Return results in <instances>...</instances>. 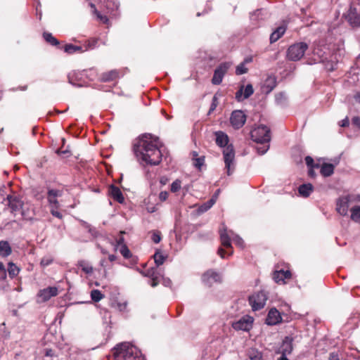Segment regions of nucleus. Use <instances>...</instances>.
<instances>
[{"label":"nucleus","mask_w":360,"mask_h":360,"mask_svg":"<svg viewBox=\"0 0 360 360\" xmlns=\"http://www.w3.org/2000/svg\"><path fill=\"white\" fill-rule=\"evenodd\" d=\"M159 138L150 134H144L132 142L133 153L141 165H158L162 160Z\"/></svg>","instance_id":"1"},{"label":"nucleus","mask_w":360,"mask_h":360,"mask_svg":"<svg viewBox=\"0 0 360 360\" xmlns=\"http://www.w3.org/2000/svg\"><path fill=\"white\" fill-rule=\"evenodd\" d=\"M216 144L223 150L224 161L228 175H231L234 170L235 150L232 144H229V138L228 135L222 131L214 132Z\"/></svg>","instance_id":"2"},{"label":"nucleus","mask_w":360,"mask_h":360,"mask_svg":"<svg viewBox=\"0 0 360 360\" xmlns=\"http://www.w3.org/2000/svg\"><path fill=\"white\" fill-rule=\"evenodd\" d=\"M115 359L117 360H146L137 347L129 342H122L112 350Z\"/></svg>","instance_id":"3"},{"label":"nucleus","mask_w":360,"mask_h":360,"mask_svg":"<svg viewBox=\"0 0 360 360\" xmlns=\"http://www.w3.org/2000/svg\"><path fill=\"white\" fill-rule=\"evenodd\" d=\"M251 139L258 143H268L271 140L270 129L265 125H259L250 131Z\"/></svg>","instance_id":"4"},{"label":"nucleus","mask_w":360,"mask_h":360,"mask_svg":"<svg viewBox=\"0 0 360 360\" xmlns=\"http://www.w3.org/2000/svg\"><path fill=\"white\" fill-rule=\"evenodd\" d=\"M308 49V44L305 42H298L289 46L287 51V58L292 61L300 60Z\"/></svg>","instance_id":"5"},{"label":"nucleus","mask_w":360,"mask_h":360,"mask_svg":"<svg viewBox=\"0 0 360 360\" xmlns=\"http://www.w3.org/2000/svg\"><path fill=\"white\" fill-rule=\"evenodd\" d=\"M267 299V293L264 290H261L250 295L248 302L253 311H258L264 308Z\"/></svg>","instance_id":"6"},{"label":"nucleus","mask_w":360,"mask_h":360,"mask_svg":"<svg viewBox=\"0 0 360 360\" xmlns=\"http://www.w3.org/2000/svg\"><path fill=\"white\" fill-rule=\"evenodd\" d=\"M23 202L20 195L15 193L7 194V203L6 206L8 207L11 212L15 216L18 214Z\"/></svg>","instance_id":"7"},{"label":"nucleus","mask_w":360,"mask_h":360,"mask_svg":"<svg viewBox=\"0 0 360 360\" xmlns=\"http://www.w3.org/2000/svg\"><path fill=\"white\" fill-rule=\"evenodd\" d=\"M220 240L221 245L226 249L230 250H225L223 248H219L217 251V254L221 257L225 258V255L228 254V255H231L233 254L232 246L231 243V239L226 233V230L224 229L220 231Z\"/></svg>","instance_id":"8"},{"label":"nucleus","mask_w":360,"mask_h":360,"mask_svg":"<svg viewBox=\"0 0 360 360\" xmlns=\"http://www.w3.org/2000/svg\"><path fill=\"white\" fill-rule=\"evenodd\" d=\"M231 64L225 62L221 63L214 70V75L212 79V83L214 85H219L221 83L222 79L229 69Z\"/></svg>","instance_id":"9"},{"label":"nucleus","mask_w":360,"mask_h":360,"mask_svg":"<svg viewBox=\"0 0 360 360\" xmlns=\"http://www.w3.org/2000/svg\"><path fill=\"white\" fill-rule=\"evenodd\" d=\"M141 273L143 276L148 277L151 279L150 284L152 287L157 286L162 278L160 270H159L157 266L149 268L146 271H141Z\"/></svg>","instance_id":"10"},{"label":"nucleus","mask_w":360,"mask_h":360,"mask_svg":"<svg viewBox=\"0 0 360 360\" xmlns=\"http://www.w3.org/2000/svg\"><path fill=\"white\" fill-rule=\"evenodd\" d=\"M254 319L248 315L243 316L237 321L233 322L232 327L236 330L249 331L252 327Z\"/></svg>","instance_id":"11"},{"label":"nucleus","mask_w":360,"mask_h":360,"mask_svg":"<svg viewBox=\"0 0 360 360\" xmlns=\"http://www.w3.org/2000/svg\"><path fill=\"white\" fill-rule=\"evenodd\" d=\"M246 115L242 110H234L232 112L230 117V122L231 126L238 129L241 128L245 123Z\"/></svg>","instance_id":"12"},{"label":"nucleus","mask_w":360,"mask_h":360,"mask_svg":"<svg viewBox=\"0 0 360 360\" xmlns=\"http://www.w3.org/2000/svg\"><path fill=\"white\" fill-rule=\"evenodd\" d=\"M350 198L351 196L348 195L341 196L337 200L336 210L342 216H346L347 214Z\"/></svg>","instance_id":"13"},{"label":"nucleus","mask_w":360,"mask_h":360,"mask_svg":"<svg viewBox=\"0 0 360 360\" xmlns=\"http://www.w3.org/2000/svg\"><path fill=\"white\" fill-rule=\"evenodd\" d=\"M58 294L56 287H48L40 290L38 292L39 302H46L53 297H56Z\"/></svg>","instance_id":"14"},{"label":"nucleus","mask_w":360,"mask_h":360,"mask_svg":"<svg viewBox=\"0 0 360 360\" xmlns=\"http://www.w3.org/2000/svg\"><path fill=\"white\" fill-rule=\"evenodd\" d=\"M281 321L282 317L280 312L276 308H272L269 311L265 323L268 326H274L281 323Z\"/></svg>","instance_id":"15"},{"label":"nucleus","mask_w":360,"mask_h":360,"mask_svg":"<svg viewBox=\"0 0 360 360\" xmlns=\"http://www.w3.org/2000/svg\"><path fill=\"white\" fill-rule=\"evenodd\" d=\"M292 277V273L289 270L275 271L273 274V279L278 284L286 283L285 280H289Z\"/></svg>","instance_id":"16"},{"label":"nucleus","mask_w":360,"mask_h":360,"mask_svg":"<svg viewBox=\"0 0 360 360\" xmlns=\"http://www.w3.org/2000/svg\"><path fill=\"white\" fill-rule=\"evenodd\" d=\"M244 86H241L240 88L236 93V99L238 101H241L243 99L248 98L254 93L252 85L248 84L243 91Z\"/></svg>","instance_id":"17"},{"label":"nucleus","mask_w":360,"mask_h":360,"mask_svg":"<svg viewBox=\"0 0 360 360\" xmlns=\"http://www.w3.org/2000/svg\"><path fill=\"white\" fill-rule=\"evenodd\" d=\"M345 18L352 27L360 26V15L355 8H350Z\"/></svg>","instance_id":"18"},{"label":"nucleus","mask_w":360,"mask_h":360,"mask_svg":"<svg viewBox=\"0 0 360 360\" xmlns=\"http://www.w3.org/2000/svg\"><path fill=\"white\" fill-rule=\"evenodd\" d=\"M202 279L205 283L211 285L215 282H220L221 276L217 272L210 269L203 274Z\"/></svg>","instance_id":"19"},{"label":"nucleus","mask_w":360,"mask_h":360,"mask_svg":"<svg viewBox=\"0 0 360 360\" xmlns=\"http://www.w3.org/2000/svg\"><path fill=\"white\" fill-rule=\"evenodd\" d=\"M18 214H20L23 219L26 220H31L33 219L34 215V208L31 204L28 202H23Z\"/></svg>","instance_id":"20"},{"label":"nucleus","mask_w":360,"mask_h":360,"mask_svg":"<svg viewBox=\"0 0 360 360\" xmlns=\"http://www.w3.org/2000/svg\"><path fill=\"white\" fill-rule=\"evenodd\" d=\"M294 339L291 336H286L283 340L280 348L281 354H290L293 350L292 342Z\"/></svg>","instance_id":"21"},{"label":"nucleus","mask_w":360,"mask_h":360,"mask_svg":"<svg viewBox=\"0 0 360 360\" xmlns=\"http://www.w3.org/2000/svg\"><path fill=\"white\" fill-rule=\"evenodd\" d=\"M108 192H109V194L111 195V197L115 200H116L117 202H118L120 203L124 202V198L122 195V191H120V189L118 187H117L114 185H111L109 188Z\"/></svg>","instance_id":"22"},{"label":"nucleus","mask_w":360,"mask_h":360,"mask_svg":"<svg viewBox=\"0 0 360 360\" xmlns=\"http://www.w3.org/2000/svg\"><path fill=\"white\" fill-rule=\"evenodd\" d=\"M285 27L280 26L276 29L270 35V42L274 43L278 41L285 33Z\"/></svg>","instance_id":"23"},{"label":"nucleus","mask_w":360,"mask_h":360,"mask_svg":"<svg viewBox=\"0 0 360 360\" xmlns=\"http://www.w3.org/2000/svg\"><path fill=\"white\" fill-rule=\"evenodd\" d=\"M313 189L314 187L311 184H304L300 186L298 191L301 196L304 198H307L313 191Z\"/></svg>","instance_id":"24"},{"label":"nucleus","mask_w":360,"mask_h":360,"mask_svg":"<svg viewBox=\"0 0 360 360\" xmlns=\"http://www.w3.org/2000/svg\"><path fill=\"white\" fill-rule=\"evenodd\" d=\"M64 51L68 54H72L76 52L82 53L86 51V50H84V46H76L71 44H66L64 46Z\"/></svg>","instance_id":"25"},{"label":"nucleus","mask_w":360,"mask_h":360,"mask_svg":"<svg viewBox=\"0 0 360 360\" xmlns=\"http://www.w3.org/2000/svg\"><path fill=\"white\" fill-rule=\"evenodd\" d=\"M334 165L330 163H323L321 167V174L323 176H330L334 172Z\"/></svg>","instance_id":"26"},{"label":"nucleus","mask_w":360,"mask_h":360,"mask_svg":"<svg viewBox=\"0 0 360 360\" xmlns=\"http://www.w3.org/2000/svg\"><path fill=\"white\" fill-rule=\"evenodd\" d=\"M119 76V73L117 70H111L108 72H104L101 75V81L103 82H110L116 79Z\"/></svg>","instance_id":"27"},{"label":"nucleus","mask_w":360,"mask_h":360,"mask_svg":"<svg viewBox=\"0 0 360 360\" xmlns=\"http://www.w3.org/2000/svg\"><path fill=\"white\" fill-rule=\"evenodd\" d=\"M12 250L8 242L5 240L0 241V255L7 257L11 255Z\"/></svg>","instance_id":"28"},{"label":"nucleus","mask_w":360,"mask_h":360,"mask_svg":"<svg viewBox=\"0 0 360 360\" xmlns=\"http://www.w3.org/2000/svg\"><path fill=\"white\" fill-rule=\"evenodd\" d=\"M166 257H167L164 255L163 253L160 250H157L153 255L156 266L158 267L159 266L162 265L164 263Z\"/></svg>","instance_id":"29"},{"label":"nucleus","mask_w":360,"mask_h":360,"mask_svg":"<svg viewBox=\"0 0 360 360\" xmlns=\"http://www.w3.org/2000/svg\"><path fill=\"white\" fill-rule=\"evenodd\" d=\"M78 266L81 267L82 271H84L86 274H91L93 273L94 269L92 266L86 261H79L78 262Z\"/></svg>","instance_id":"30"},{"label":"nucleus","mask_w":360,"mask_h":360,"mask_svg":"<svg viewBox=\"0 0 360 360\" xmlns=\"http://www.w3.org/2000/svg\"><path fill=\"white\" fill-rule=\"evenodd\" d=\"M43 37L47 43L50 44L52 46H59V44H60L59 41L56 37H54L52 35V34H51L49 32H44Z\"/></svg>","instance_id":"31"},{"label":"nucleus","mask_w":360,"mask_h":360,"mask_svg":"<svg viewBox=\"0 0 360 360\" xmlns=\"http://www.w3.org/2000/svg\"><path fill=\"white\" fill-rule=\"evenodd\" d=\"M351 219L360 223V206H354L351 209Z\"/></svg>","instance_id":"32"},{"label":"nucleus","mask_w":360,"mask_h":360,"mask_svg":"<svg viewBox=\"0 0 360 360\" xmlns=\"http://www.w3.org/2000/svg\"><path fill=\"white\" fill-rule=\"evenodd\" d=\"M7 271L9 276L13 278L18 274L20 269L15 264L9 262Z\"/></svg>","instance_id":"33"},{"label":"nucleus","mask_w":360,"mask_h":360,"mask_svg":"<svg viewBox=\"0 0 360 360\" xmlns=\"http://www.w3.org/2000/svg\"><path fill=\"white\" fill-rule=\"evenodd\" d=\"M91 297L93 301L97 302L101 300L104 297V295L101 293L100 290H93L91 292Z\"/></svg>","instance_id":"34"},{"label":"nucleus","mask_w":360,"mask_h":360,"mask_svg":"<svg viewBox=\"0 0 360 360\" xmlns=\"http://www.w3.org/2000/svg\"><path fill=\"white\" fill-rule=\"evenodd\" d=\"M219 98L217 94H215L212 98V103L208 112V114L210 115L212 112H214L219 104Z\"/></svg>","instance_id":"35"},{"label":"nucleus","mask_w":360,"mask_h":360,"mask_svg":"<svg viewBox=\"0 0 360 360\" xmlns=\"http://www.w3.org/2000/svg\"><path fill=\"white\" fill-rule=\"evenodd\" d=\"M118 249H119L120 253L122 254V255L125 259H129L131 256V252L126 245H123L122 246L120 247Z\"/></svg>","instance_id":"36"},{"label":"nucleus","mask_w":360,"mask_h":360,"mask_svg":"<svg viewBox=\"0 0 360 360\" xmlns=\"http://www.w3.org/2000/svg\"><path fill=\"white\" fill-rule=\"evenodd\" d=\"M98 40L96 39H91L88 40L84 46V50L88 51L89 49H93L96 46Z\"/></svg>","instance_id":"37"},{"label":"nucleus","mask_w":360,"mask_h":360,"mask_svg":"<svg viewBox=\"0 0 360 360\" xmlns=\"http://www.w3.org/2000/svg\"><path fill=\"white\" fill-rule=\"evenodd\" d=\"M216 202V199L212 197L210 200H209L206 203H205L204 205H202L201 207H200V210L202 212H205L207 210H208L210 207H212L213 206V205Z\"/></svg>","instance_id":"38"},{"label":"nucleus","mask_w":360,"mask_h":360,"mask_svg":"<svg viewBox=\"0 0 360 360\" xmlns=\"http://www.w3.org/2000/svg\"><path fill=\"white\" fill-rule=\"evenodd\" d=\"M248 69L245 67V63H240L236 69V74L240 75L248 72Z\"/></svg>","instance_id":"39"},{"label":"nucleus","mask_w":360,"mask_h":360,"mask_svg":"<svg viewBox=\"0 0 360 360\" xmlns=\"http://www.w3.org/2000/svg\"><path fill=\"white\" fill-rule=\"evenodd\" d=\"M320 52H321V50L319 49H315L314 50V55H317L319 56V61L321 63H325L326 61L328 60L327 54H325V53L323 54H321Z\"/></svg>","instance_id":"40"},{"label":"nucleus","mask_w":360,"mask_h":360,"mask_svg":"<svg viewBox=\"0 0 360 360\" xmlns=\"http://www.w3.org/2000/svg\"><path fill=\"white\" fill-rule=\"evenodd\" d=\"M151 234V240L155 243H159L162 239L161 233L159 231H153Z\"/></svg>","instance_id":"41"},{"label":"nucleus","mask_w":360,"mask_h":360,"mask_svg":"<svg viewBox=\"0 0 360 360\" xmlns=\"http://www.w3.org/2000/svg\"><path fill=\"white\" fill-rule=\"evenodd\" d=\"M193 165L198 169H200L202 166L205 163V157L201 156L198 158L195 159L194 160H193Z\"/></svg>","instance_id":"42"},{"label":"nucleus","mask_w":360,"mask_h":360,"mask_svg":"<svg viewBox=\"0 0 360 360\" xmlns=\"http://www.w3.org/2000/svg\"><path fill=\"white\" fill-rule=\"evenodd\" d=\"M266 86L269 88V91H271L276 86V79L274 77H269L266 80Z\"/></svg>","instance_id":"43"},{"label":"nucleus","mask_w":360,"mask_h":360,"mask_svg":"<svg viewBox=\"0 0 360 360\" xmlns=\"http://www.w3.org/2000/svg\"><path fill=\"white\" fill-rule=\"evenodd\" d=\"M47 198H48V201L50 204L51 207H55L56 209L58 208L59 205H58V202L56 199L57 198H54L51 195H48Z\"/></svg>","instance_id":"44"},{"label":"nucleus","mask_w":360,"mask_h":360,"mask_svg":"<svg viewBox=\"0 0 360 360\" xmlns=\"http://www.w3.org/2000/svg\"><path fill=\"white\" fill-rule=\"evenodd\" d=\"M124 233H125L124 231H120V236L116 239V248H119L120 247L122 246L123 245H126L124 243V238L122 236Z\"/></svg>","instance_id":"45"},{"label":"nucleus","mask_w":360,"mask_h":360,"mask_svg":"<svg viewBox=\"0 0 360 360\" xmlns=\"http://www.w3.org/2000/svg\"><path fill=\"white\" fill-rule=\"evenodd\" d=\"M305 162L309 167L318 168L319 167L318 164H316V165L314 164V159L310 156H307L305 158Z\"/></svg>","instance_id":"46"},{"label":"nucleus","mask_w":360,"mask_h":360,"mask_svg":"<svg viewBox=\"0 0 360 360\" xmlns=\"http://www.w3.org/2000/svg\"><path fill=\"white\" fill-rule=\"evenodd\" d=\"M180 188V181L179 179H176L171 185V191L175 193L178 191Z\"/></svg>","instance_id":"47"},{"label":"nucleus","mask_w":360,"mask_h":360,"mask_svg":"<svg viewBox=\"0 0 360 360\" xmlns=\"http://www.w3.org/2000/svg\"><path fill=\"white\" fill-rule=\"evenodd\" d=\"M62 192L59 190L50 189L48 191V195H51L54 198L61 196Z\"/></svg>","instance_id":"48"},{"label":"nucleus","mask_w":360,"mask_h":360,"mask_svg":"<svg viewBox=\"0 0 360 360\" xmlns=\"http://www.w3.org/2000/svg\"><path fill=\"white\" fill-rule=\"evenodd\" d=\"M51 213L53 216L58 219H62L63 217L62 214L58 210V209H56L55 207H51Z\"/></svg>","instance_id":"49"},{"label":"nucleus","mask_w":360,"mask_h":360,"mask_svg":"<svg viewBox=\"0 0 360 360\" xmlns=\"http://www.w3.org/2000/svg\"><path fill=\"white\" fill-rule=\"evenodd\" d=\"M6 276V271L2 263H0V280H4Z\"/></svg>","instance_id":"50"},{"label":"nucleus","mask_w":360,"mask_h":360,"mask_svg":"<svg viewBox=\"0 0 360 360\" xmlns=\"http://www.w3.org/2000/svg\"><path fill=\"white\" fill-rule=\"evenodd\" d=\"M269 146L267 145V146H264L262 147H258L257 148V150L259 154L263 155L269 150Z\"/></svg>","instance_id":"51"},{"label":"nucleus","mask_w":360,"mask_h":360,"mask_svg":"<svg viewBox=\"0 0 360 360\" xmlns=\"http://www.w3.org/2000/svg\"><path fill=\"white\" fill-rule=\"evenodd\" d=\"M250 358L252 360H262V355L261 353L256 352V354L254 355H250Z\"/></svg>","instance_id":"52"},{"label":"nucleus","mask_w":360,"mask_h":360,"mask_svg":"<svg viewBox=\"0 0 360 360\" xmlns=\"http://www.w3.org/2000/svg\"><path fill=\"white\" fill-rule=\"evenodd\" d=\"M7 203V195H4L0 191V204L6 205Z\"/></svg>","instance_id":"53"},{"label":"nucleus","mask_w":360,"mask_h":360,"mask_svg":"<svg viewBox=\"0 0 360 360\" xmlns=\"http://www.w3.org/2000/svg\"><path fill=\"white\" fill-rule=\"evenodd\" d=\"M52 262V260L49 259V258H43L41 260V265L42 266H46L48 265H49Z\"/></svg>","instance_id":"54"},{"label":"nucleus","mask_w":360,"mask_h":360,"mask_svg":"<svg viewBox=\"0 0 360 360\" xmlns=\"http://www.w3.org/2000/svg\"><path fill=\"white\" fill-rule=\"evenodd\" d=\"M56 153L58 154V155H63V157H68L70 155V151L68 150H61V149H58Z\"/></svg>","instance_id":"55"},{"label":"nucleus","mask_w":360,"mask_h":360,"mask_svg":"<svg viewBox=\"0 0 360 360\" xmlns=\"http://www.w3.org/2000/svg\"><path fill=\"white\" fill-rule=\"evenodd\" d=\"M352 124L360 129V118L359 117H354L352 118Z\"/></svg>","instance_id":"56"},{"label":"nucleus","mask_w":360,"mask_h":360,"mask_svg":"<svg viewBox=\"0 0 360 360\" xmlns=\"http://www.w3.org/2000/svg\"><path fill=\"white\" fill-rule=\"evenodd\" d=\"M349 124V119L347 117H346L345 119H344L341 121L340 126L342 127H348Z\"/></svg>","instance_id":"57"},{"label":"nucleus","mask_w":360,"mask_h":360,"mask_svg":"<svg viewBox=\"0 0 360 360\" xmlns=\"http://www.w3.org/2000/svg\"><path fill=\"white\" fill-rule=\"evenodd\" d=\"M168 197V193L167 191L161 192L160 193V198L161 200H165Z\"/></svg>","instance_id":"58"},{"label":"nucleus","mask_w":360,"mask_h":360,"mask_svg":"<svg viewBox=\"0 0 360 360\" xmlns=\"http://www.w3.org/2000/svg\"><path fill=\"white\" fill-rule=\"evenodd\" d=\"M314 167H309V171H308L309 176L312 177V178L316 176V173L314 170Z\"/></svg>","instance_id":"59"},{"label":"nucleus","mask_w":360,"mask_h":360,"mask_svg":"<svg viewBox=\"0 0 360 360\" xmlns=\"http://www.w3.org/2000/svg\"><path fill=\"white\" fill-rule=\"evenodd\" d=\"M329 360H340V359L337 354L331 353L329 356Z\"/></svg>","instance_id":"60"},{"label":"nucleus","mask_w":360,"mask_h":360,"mask_svg":"<svg viewBox=\"0 0 360 360\" xmlns=\"http://www.w3.org/2000/svg\"><path fill=\"white\" fill-rule=\"evenodd\" d=\"M98 18H100L101 20H102L104 23H106L108 20L106 16H103L100 14L97 15Z\"/></svg>","instance_id":"61"},{"label":"nucleus","mask_w":360,"mask_h":360,"mask_svg":"<svg viewBox=\"0 0 360 360\" xmlns=\"http://www.w3.org/2000/svg\"><path fill=\"white\" fill-rule=\"evenodd\" d=\"M191 155H192V160H194L195 159L199 158L198 157V153L196 151H193L191 153Z\"/></svg>","instance_id":"62"},{"label":"nucleus","mask_w":360,"mask_h":360,"mask_svg":"<svg viewBox=\"0 0 360 360\" xmlns=\"http://www.w3.org/2000/svg\"><path fill=\"white\" fill-rule=\"evenodd\" d=\"M53 350L52 349H46V356H53Z\"/></svg>","instance_id":"63"},{"label":"nucleus","mask_w":360,"mask_h":360,"mask_svg":"<svg viewBox=\"0 0 360 360\" xmlns=\"http://www.w3.org/2000/svg\"><path fill=\"white\" fill-rule=\"evenodd\" d=\"M286 355H287V354H281V356L278 359V360H289V359L286 357Z\"/></svg>","instance_id":"64"}]
</instances>
